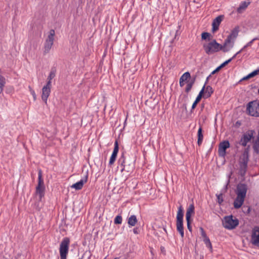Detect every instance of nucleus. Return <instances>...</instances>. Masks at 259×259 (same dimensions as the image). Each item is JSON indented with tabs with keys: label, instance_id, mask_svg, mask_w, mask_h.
I'll return each instance as SVG.
<instances>
[{
	"label": "nucleus",
	"instance_id": "72a5a7b5",
	"mask_svg": "<svg viewBox=\"0 0 259 259\" xmlns=\"http://www.w3.org/2000/svg\"><path fill=\"white\" fill-rule=\"evenodd\" d=\"M201 99V98H200L198 97H196L195 100L194 101V102H193V103L192 104L191 109V113H192L193 112V110H194L196 108L197 104L200 101Z\"/></svg>",
	"mask_w": 259,
	"mask_h": 259
},
{
	"label": "nucleus",
	"instance_id": "1a4fd4ad",
	"mask_svg": "<svg viewBox=\"0 0 259 259\" xmlns=\"http://www.w3.org/2000/svg\"><path fill=\"white\" fill-rule=\"evenodd\" d=\"M239 31V27L238 26H236L233 29H232L230 34L225 40L224 46H226L227 47H229V46L232 44L233 42H234L235 39L236 38L238 35Z\"/></svg>",
	"mask_w": 259,
	"mask_h": 259
},
{
	"label": "nucleus",
	"instance_id": "0eeeda50",
	"mask_svg": "<svg viewBox=\"0 0 259 259\" xmlns=\"http://www.w3.org/2000/svg\"><path fill=\"white\" fill-rule=\"evenodd\" d=\"M223 224L225 228L232 230L235 228L239 225V221L236 218H234L232 215H230L224 217Z\"/></svg>",
	"mask_w": 259,
	"mask_h": 259
},
{
	"label": "nucleus",
	"instance_id": "603ef678",
	"mask_svg": "<svg viewBox=\"0 0 259 259\" xmlns=\"http://www.w3.org/2000/svg\"><path fill=\"white\" fill-rule=\"evenodd\" d=\"M250 207H247V211H246V212H247V213H249L250 212Z\"/></svg>",
	"mask_w": 259,
	"mask_h": 259
},
{
	"label": "nucleus",
	"instance_id": "13d9d810",
	"mask_svg": "<svg viewBox=\"0 0 259 259\" xmlns=\"http://www.w3.org/2000/svg\"><path fill=\"white\" fill-rule=\"evenodd\" d=\"M164 230L166 232V229L164 228Z\"/></svg>",
	"mask_w": 259,
	"mask_h": 259
},
{
	"label": "nucleus",
	"instance_id": "dca6fc26",
	"mask_svg": "<svg viewBox=\"0 0 259 259\" xmlns=\"http://www.w3.org/2000/svg\"><path fill=\"white\" fill-rule=\"evenodd\" d=\"M88 178V175L87 174L83 179H81L79 181L75 183L71 186V188H74L76 190H79L82 189L83 185L87 182Z\"/></svg>",
	"mask_w": 259,
	"mask_h": 259
},
{
	"label": "nucleus",
	"instance_id": "412c9836",
	"mask_svg": "<svg viewBox=\"0 0 259 259\" xmlns=\"http://www.w3.org/2000/svg\"><path fill=\"white\" fill-rule=\"evenodd\" d=\"M252 143V148L253 149L254 152L256 154H259V130L257 132L256 138V139L253 140Z\"/></svg>",
	"mask_w": 259,
	"mask_h": 259
},
{
	"label": "nucleus",
	"instance_id": "ea45409f",
	"mask_svg": "<svg viewBox=\"0 0 259 259\" xmlns=\"http://www.w3.org/2000/svg\"><path fill=\"white\" fill-rule=\"evenodd\" d=\"M200 230L201 236L203 237V239H205L208 237L207 236V235H206L204 230L203 229V228L202 227L200 228Z\"/></svg>",
	"mask_w": 259,
	"mask_h": 259
},
{
	"label": "nucleus",
	"instance_id": "e433bc0d",
	"mask_svg": "<svg viewBox=\"0 0 259 259\" xmlns=\"http://www.w3.org/2000/svg\"><path fill=\"white\" fill-rule=\"evenodd\" d=\"M6 83L5 77L0 74V87L4 88Z\"/></svg>",
	"mask_w": 259,
	"mask_h": 259
},
{
	"label": "nucleus",
	"instance_id": "473e14b6",
	"mask_svg": "<svg viewBox=\"0 0 259 259\" xmlns=\"http://www.w3.org/2000/svg\"><path fill=\"white\" fill-rule=\"evenodd\" d=\"M122 218L121 215H117L114 220V223L116 225H119L122 223Z\"/></svg>",
	"mask_w": 259,
	"mask_h": 259
},
{
	"label": "nucleus",
	"instance_id": "f3484780",
	"mask_svg": "<svg viewBox=\"0 0 259 259\" xmlns=\"http://www.w3.org/2000/svg\"><path fill=\"white\" fill-rule=\"evenodd\" d=\"M195 214V207L193 204H190L188 208L187 209L186 213V220H190V221H193L191 218L192 215Z\"/></svg>",
	"mask_w": 259,
	"mask_h": 259
},
{
	"label": "nucleus",
	"instance_id": "37998d69",
	"mask_svg": "<svg viewBox=\"0 0 259 259\" xmlns=\"http://www.w3.org/2000/svg\"><path fill=\"white\" fill-rule=\"evenodd\" d=\"M243 51V49H241L239 51H238V52H237L231 58H230V59H231V61L232 60H233L234 59H235L237 55L239 54L240 53H241Z\"/></svg>",
	"mask_w": 259,
	"mask_h": 259
},
{
	"label": "nucleus",
	"instance_id": "c85d7f7f",
	"mask_svg": "<svg viewBox=\"0 0 259 259\" xmlns=\"http://www.w3.org/2000/svg\"><path fill=\"white\" fill-rule=\"evenodd\" d=\"M210 76V75H209L207 77L206 80V81L205 82V84H204V86L203 87V88H202V89L201 90V91H200L199 94L198 95V96L197 97H198L202 99V97L204 96V94L205 86L206 84L207 83L208 80V79H209Z\"/></svg>",
	"mask_w": 259,
	"mask_h": 259
},
{
	"label": "nucleus",
	"instance_id": "79ce46f5",
	"mask_svg": "<svg viewBox=\"0 0 259 259\" xmlns=\"http://www.w3.org/2000/svg\"><path fill=\"white\" fill-rule=\"evenodd\" d=\"M51 83H52L51 80L47 79V82L46 84L44 87H46L47 88L51 89V87H52Z\"/></svg>",
	"mask_w": 259,
	"mask_h": 259
},
{
	"label": "nucleus",
	"instance_id": "393cba45",
	"mask_svg": "<svg viewBox=\"0 0 259 259\" xmlns=\"http://www.w3.org/2000/svg\"><path fill=\"white\" fill-rule=\"evenodd\" d=\"M45 187H40L36 186V193L38 195L39 200H41L45 195Z\"/></svg>",
	"mask_w": 259,
	"mask_h": 259
},
{
	"label": "nucleus",
	"instance_id": "f8f14e48",
	"mask_svg": "<svg viewBox=\"0 0 259 259\" xmlns=\"http://www.w3.org/2000/svg\"><path fill=\"white\" fill-rule=\"evenodd\" d=\"M251 242L253 245L259 247V227H256L253 229Z\"/></svg>",
	"mask_w": 259,
	"mask_h": 259
},
{
	"label": "nucleus",
	"instance_id": "6ab92c4d",
	"mask_svg": "<svg viewBox=\"0 0 259 259\" xmlns=\"http://www.w3.org/2000/svg\"><path fill=\"white\" fill-rule=\"evenodd\" d=\"M244 200V198L237 196L233 203L234 207L235 209H238L240 208L243 204Z\"/></svg>",
	"mask_w": 259,
	"mask_h": 259
},
{
	"label": "nucleus",
	"instance_id": "cd10ccee",
	"mask_svg": "<svg viewBox=\"0 0 259 259\" xmlns=\"http://www.w3.org/2000/svg\"><path fill=\"white\" fill-rule=\"evenodd\" d=\"M56 69L55 67H52L49 76H48L47 79L51 80L53 79L56 76Z\"/></svg>",
	"mask_w": 259,
	"mask_h": 259
},
{
	"label": "nucleus",
	"instance_id": "20e7f679",
	"mask_svg": "<svg viewBox=\"0 0 259 259\" xmlns=\"http://www.w3.org/2000/svg\"><path fill=\"white\" fill-rule=\"evenodd\" d=\"M246 113L251 116L259 117V101L255 100L248 102L246 105Z\"/></svg>",
	"mask_w": 259,
	"mask_h": 259
},
{
	"label": "nucleus",
	"instance_id": "7c9ffc66",
	"mask_svg": "<svg viewBox=\"0 0 259 259\" xmlns=\"http://www.w3.org/2000/svg\"><path fill=\"white\" fill-rule=\"evenodd\" d=\"M203 242L205 243L206 246L207 248H208L210 250V251H212V245H211V242H210L209 238L207 237L205 239H203Z\"/></svg>",
	"mask_w": 259,
	"mask_h": 259
},
{
	"label": "nucleus",
	"instance_id": "4be33fe9",
	"mask_svg": "<svg viewBox=\"0 0 259 259\" xmlns=\"http://www.w3.org/2000/svg\"><path fill=\"white\" fill-rule=\"evenodd\" d=\"M202 128L200 125L197 132L198 141L197 144L199 146H200L202 143L203 135L202 133Z\"/></svg>",
	"mask_w": 259,
	"mask_h": 259
},
{
	"label": "nucleus",
	"instance_id": "a19ab883",
	"mask_svg": "<svg viewBox=\"0 0 259 259\" xmlns=\"http://www.w3.org/2000/svg\"><path fill=\"white\" fill-rule=\"evenodd\" d=\"M231 61V59H228L226 61H225L224 62H223L222 64H221L219 67H221V68H222L223 67H225L226 65H227L228 64H229Z\"/></svg>",
	"mask_w": 259,
	"mask_h": 259
},
{
	"label": "nucleus",
	"instance_id": "aec40b11",
	"mask_svg": "<svg viewBox=\"0 0 259 259\" xmlns=\"http://www.w3.org/2000/svg\"><path fill=\"white\" fill-rule=\"evenodd\" d=\"M250 4V2L249 1L241 2L237 9V12L240 14L242 13L247 8Z\"/></svg>",
	"mask_w": 259,
	"mask_h": 259
},
{
	"label": "nucleus",
	"instance_id": "423d86ee",
	"mask_svg": "<svg viewBox=\"0 0 259 259\" xmlns=\"http://www.w3.org/2000/svg\"><path fill=\"white\" fill-rule=\"evenodd\" d=\"M248 160V151L245 150L239 161V173L241 176H244L246 174Z\"/></svg>",
	"mask_w": 259,
	"mask_h": 259
},
{
	"label": "nucleus",
	"instance_id": "6e6d98bb",
	"mask_svg": "<svg viewBox=\"0 0 259 259\" xmlns=\"http://www.w3.org/2000/svg\"><path fill=\"white\" fill-rule=\"evenodd\" d=\"M114 259H119V258H118V257H115V258H114Z\"/></svg>",
	"mask_w": 259,
	"mask_h": 259
},
{
	"label": "nucleus",
	"instance_id": "f03ea898",
	"mask_svg": "<svg viewBox=\"0 0 259 259\" xmlns=\"http://www.w3.org/2000/svg\"><path fill=\"white\" fill-rule=\"evenodd\" d=\"M136 159L134 157L126 159L123 152L118 160V164L121 167V172L126 171H132L135 168V162Z\"/></svg>",
	"mask_w": 259,
	"mask_h": 259
},
{
	"label": "nucleus",
	"instance_id": "09e8293b",
	"mask_svg": "<svg viewBox=\"0 0 259 259\" xmlns=\"http://www.w3.org/2000/svg\"><path fill=\"white\" fill-rule=\"evenodd\" d=\"M241 125V122L240 121H237L235 124V127H238Z\"/></svg>",
	"mask_w": 259,
	"mask_h": 259
},
{
	"label": "nucleus",
	"instance_id": "2eb2a0df",
	"mask_svg": "<svg viewBox=\"0 0 259 259\" xmlns=\"http://www.w3.org/2000/svg\"><path fill=\"white\" fill-rule=\"evenodd\" d=\"M230 146V143L228 141L221 142L219 146V155L221 156H224L226 154V149L229 148Z\"/></svg>",
	"mask_w": 259,
	"mask_h": 259
},
{
	"label": "nucleus",
	"instance_id": "58836bf2",
	"mask_svg": "<svg viewBox=\"0 0 259 259\" xmlns=\"http://www.w3.org/2000/svg\"><path fill=\"white\" fill-rule=\"evenodd\" d=\"M193 221H190V220H186L187 228L190 232H192V228L191 226V223Z\"/></svg>",
	"mask_w": 259,
	"mask_h": 259
},
{
	"label": "nucleus",
	"instance_id": "ddd939ff",
	"mask_svg": "<svg viewBox=\"0 0 259 259\" xmlns=\"http://www.w3.org/2000/svg\"><path fill=\"white\" fill-rule=\"evenodd\" d=\"M119 151V146L118 141L116 140L114 143V149L110 158L109 165L111 166L115 161L117 155Z\"/></svg>",
	"mask_w": 259,
	"mask_h": 259
},
{
	"label": "nucleus",
	"instance_id": "a878e982",
	"mask_svg": "<svg viewBox=\"0 0 259 259\" xmlns=\"http://www.w3.org/2000/svg\"><path fill=\"white\" fill-rule=\"evenodd\" d=\"M37 186L40 187H45L44 180L42 178V171L41 169L38 170V184Z\"/></svg>",
	"mask_w": 259,
	"mask_h": 259
},
{
	"label": "nucleus",
	"instance_id": "3c124183",
	"mask_svg": "<svg viewBox=\"0 0 259 259\" xmlns=\"http://www.w3.org/2000/svg\"><path fill=\"white\" fill-rule=\"evenodd\" d=\"M184 85V81L180 79V85L181 87H183Z\"/></svg>",
	"mask_w": 259,
	"mask_h": 259
},
{
	"label": "nucleus",
	"instance_id": "2f4dec72",
	"mask_svg": "<svg viewBox=\"0 0 259 259\" xmlns=\"http://www.w3.org/2000/svg\"><path fill=\"white\" fill-rule=\"evenodd\" d=\"M191 77L190 73L189 72L184 73L180 77V79L184 81L187 80Z\"/></svg>",
	"mask_w": 259,
	"mask_h": 259
},
{
	"label": "nucleus",
	"instance_id": "c03bdc74",
	"mask_svg": "<svg viewBox=\"0 0 259 259\" xmlns=\"http://www.w3.org/2000/svg\"><path fill=\"white\" fill-rule=\"evenodd\" d=\"M221 67H220L219 66H218L215 70H214L211 73V74L209 75L211 76V75H212V74H215V73L218 72V71H219V70L221 69Z\"/></svg>",
	"mask_w": 259,
	"mask_h": 259
},
{
	"label": "nucleus",
	"instance_id": "de8ad7c7",
	"mask_svg": "<svg viewBox=\"0 0 259 259\" xmlns=\"http://www.w3.org/2000/svg\"><path fill=\"white\" fill-rule=\"evenodd\" d=\"M160 250L162 253H163L164 254H165V249L163 246L160 247Z\"/></svg>",
	"mask_w": 259,
	"mask_h": 259
},
{
	"label": "nucleus",
	"instance_id": "5fc2aeb1",
	"mask_svg": "<svg viewBox=\"0 0 259 259\" xmlns=\"http://www.w3.org/2000/svg\"><path fill=\"white\" fill-rule=\"evenodd\" d=\"M203 258H204V256L203 255L201 256L200 259H203Z\"/></svg>",
	"mask_w": 259,
	"mask_h": 259
},
{
	"label": "nucleus",
	"instance_id": "a18cd8bd",
	"mask_svg": "<svg viewBox=\"0 0 259 259\" xmlns=\"http://www.w3.org/2000/svg\"><path fill=\"white\" fill-rule=\"evenodd\" d=\"M30 92H31V95H32V96H33V99H34V100H36V94H35V93L34 91V90H32V89H31Z\"/></svg>",
	"mask_w": 259,
	"mask_h": 259
},
{
	"label": "nucleus",
	"instance_id": "bb28decb",
	"mask_svg": "<svg viewBox=\"0 0 259 259\" xmlns=\"http://www.w3.org/2000/svg\"><path fill=\"white\" fill-rule=\"evenodd\" d=\"M195 80H196V76L193 77L191 79V80L188 83V84H187L186 88L185 89V92L186 93H189L191 91L193 85L195 83Z\"/></svg>",
	"mask_w": 259,
	"mask_h": 259
},
{
	"label": "nucleus",
	"instance_id": "49530a36",
	"mask_svg": "<svg viewBox=\"0 0 259 259\" xmlns=\"http://www.w3.org/2000/svg\"><path fill=\"white\" fill-rule=\"evenodd\" d=\"M249 78H251L250 77V76H249V74H248L247 75H246V76L243 77L240 80V81H241L242 80H247V79H248Z\"/></svg>",
	"mask_w": 259,
	"mask_h": 259
},
{
	"label": "nucleus",
	"instance_id": "c9c22d12",
	"mask_svg": "<svg viewBox=\"0 0 259 259\" xmlns=\"http://www.w3.org/2000/svg\"><path fill=\"white\" fill-rule=\"evenodd\" d=\"M258 39H259V38H258V37H255V38H253L251 40H250L249 42H248L246 45H245L243 47V48H242L241 49H243V51H244L247 47H251L252 44L255 40H258Z\"/></svg>",
	"mask_w": 259,
	"mask_h": 259
},
{
	"label": "nucleus",
	"instance_id": "4c0bfd02",
	"mask_svg": "<svg viewBox=\"0 0 259 259\" xmlns=\"http://www.w3.org/2000/svg\"><path fill=\"white\" fill-rule=\"evenodd\" d=\"M249 74V76H250V78L253 77L254 76H256V75L259 74V68L254 70L253 71L250 73Z\"/></svg>",
	"mask_w": 259,
	"mask_h": 259
},
{
	"label": "nucleus",
	"instance_id": "39448f33",
	"mask_svg": "<svg viewBox=\"0 0 259 259\" xmlns=\"http://www.w3.org/2000/svg\"><path fill=\"white\" fill-rule=\"evenodd\" d=\"M69 244L70 239L68 237L64 238L61 242L59 247L60 259H67L69 252Z\"/></svg>",
	"mask_w": 259,
	"mask_h": 259
},
{
	"label": "nucleus",
	"instance_id": "5701e85b",
	"mask_svg": "<svg viewBox=\"0 0 259 259\" xmlns=\"http://www.w3.org/2000/svg\"><path fill=\"white\" fill-rule=\"evenodd\" d=\"M138 220L135 215H131L127 219V224L130 226H135L137 223Z\"/></svg>",
	"mask_w": 259,
	"mask_h": 259
},
{
	"label": "nucleus",
	"instance_id": "9b49d317",
	"mask_svg": "<svg viewBox=\"0 0 259 259\" xmlns=\"http://www.w3.org/2000/svg\"><path fill=\"white\" fill-rule=\"evenodd\" d=\"M247 189L248 187L246 184L241 183H239L237 185L236 188V193L237 196L245 198L246 197Z\"/></svg>",
	"mask_w": 259,
	"mask_h": 259
},
{
	"label": "nucleus",
	"instance_id": "c756f323",
	"mask_svg": "<svg viewBox=\"0 0 259 259\" xmlns=\"http://www.w3.org/2000/svg\"><path fill=\"white\" fill-rule=\"evenodd\" d=\"M211 37V35L210 33L206 32H202L201 34V39L202 40H210V37Z\"/></svg>",
	"mask_w": 259,
	"mask_h": 259
},
{
	"label": "nucleus",
	"instance_id": "bf43d9fd",
	"mask_svg": "<svg viewBox=\"0 0 259 259\" xmlns=\"http://www.w3.org/2000/svg\"><path fill=\"white\" fill-rule=\"evenodd\" d=\"M258 93L259 94V89H258Z\"/></svg>",
	"mask_w": 259,
	"mask_h": 259
},
{
	"label": "nucleus",
	"instance_id": "8fccbe9b",
	"mask_svg": "<svg viewBox=\"0 0 259 259\" xmlns=\"http://www.w3.org/2000/svg\"><path fill=\"white\" fill-rule=\"evenodd\" d=\"M133 232L135 234H138L139 233L137 228H134Z\"/></svg>",
	"mask_w": 259,
	"mask_h": 259
},
{
	"label": "nucleus",
	"instance_id": "9d476101",
	"mask_svg": "<svg viewBox=\"0 0 259 259\" xmlns=\"http://www.w3.org/2000/svg\"><path fill=\"white\" fill-rule=\"evenodd\" d=\"M254 130H251L247 131L242 135L239 142V144L242 146L245 147L247 145V143L250 142L251 139H254Z\"/></svg>",
	"mask_w": 259,
	"mask_h": 259
},
{
	"label": "nucleus",
	"instance_id": "a211bd4d",
	"mask_svg": "<svg viewBox=\"0 0 259 259\" xmlns=\"http://www.w3.org/2000/svg\"><path fill=\"white\" fill-rule=\"evenodd\" d=\"M51 93V89L43 87L42 89L41 99L44 102L47 104V100Z\"/></svg>",
	"mask_w": 259,
	"mask_h": 259
},
{
	"label": "nucleus",
	"instance_id": "7ed1b4c3",
	"mask_svg": "<svg viewBox=\"0 0 259 259\" xmlns=\"http://www.w3.org/2000/svg\"><path fill=\"white\" fill-rule=\"evenodd\" d=\"M183 217L184 209L182 205H180L178 207L176 217V227L177 230L180 233L182 238L184 236V226H183Z\"/></svg>",
	"mask_w": 259,
	"mask_h": 259
},
{
	"label": "nucleus",
	"instance_id": "6e6552de",
	"mask_svg": "<svg viewBox=\"0 0 259 259\" xmlns=\"http://www.w3.org/2000/svg\"><path fill=\"white\" fill-rule=\"evenodd\" d=\"M55 34V30L54 29L50 30L49 32V34L48 36V38L46 40L44 46V54L45 55L48 53L51 50L54 40V35Z\"/></svg>",
	"mask_w": 259,
	"mask_h": 259
},
{
	"label": "nucleus",
	"instance_id": "4d7b16f0",
	"mask_svg": "<svg viewBox=\"0 0 259 259\" xmlns=\"http://www.w3.org/2000/svg\"><path fill=\"white\" fill-rule=\"evenodd\" d=\"M126 119H126L125 120L124 123L126 122Z\"/></svg>",
	"mask_w": 259,
	"mask_h": 259
},
{
	"label": "nucleus",
	"instance_id": "4468645a",
	"mask_svg": "<svg viewBox=\"0 0 259 259\" xmlns=\"http://www.w3.org/2000/svg\"><path fill=\"white\" fill-rule=\"evenodd\" d=\"M224 15H221L217 17L212 21V31L213 32H215L219 29V26L221 22L224 18Z\"/></svg>",
	"mask_w": 259,
	"mask_h": 259
},
{
	"label": "nucleus",
	"instance_id": "864d4df0",
	"mask_svg": "<svg viewBox=\"0 0 259 259\" xmlns=\"http://www.w3.org/2000/svg\"><path fill=\"white\" fill-rule=\"evenodd\" d=\"M183 106H184V107L185 108V109L186 110V109H187V105H186V104H184L183 105Z\"/></svg>",
	"mask_w": 259,
	"mask_h": 259
},
{
	"label": "nucleus",
	"instance_id": "b1692460",
	"mask_svg": "<svg viewBox=\"0 0 259 259\" xmlns=\"http://www.w3.org/2000/svg\"><path fill=\"white\" fill-rule=\"evenodd\" d=\"M205 91L204 97L205 98H208L210 97L211 96V95L213 93L214 90L210 85H207L206 87H205Z\"/></svg>",
	"mask_w": 259,
	"mask_h": 259
},
{
	"label": "nucleus",
	"instance_id": "f257e3e1",
	"mask_svg": "<svg viewBox=\"0 0 259 259\" xmlns=\"http://www.w3.org/2000/svg\"><path fill=\"white\" fill-rule=\"evenodd\" d=\"M234 46V42L229 46L227 47L226 46L222 45L217 42L215 39H213L208 44H204L203 48L207 55L212 54L214 53L218 52L220 50H222L224 52H227L230 51Z\"/></svg>",
	"mask_w": 259,
	"mask_h": 259
},
{
	"label": "nucleus",
	"instance_id": "f704fd0d",
	"mask_svg": "<svg viewBox=\"0 0 259 259\" xmlns=\"http://www.w3.org/2000/svg\"><path fill=\"white\" fill-rule=\"evenodd\" d=\"M216 196L217 197V202L220 204L221 205L224 201L223 193H220L219 194H216Z\"/></svg>",
	"mask_w": 259,
	"mask_h": 259
}]
</instances>
